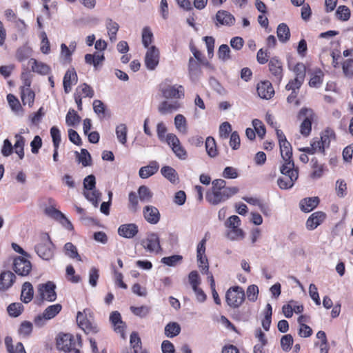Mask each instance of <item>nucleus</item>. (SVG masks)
<instances>
[{
  "label": "nucleus",
  "instance_id": "f704fd0d",
  "mask_svg": "<svg viewBox=\"0 0 353 353\" xmlns=\"http://www.w3.org/2000/svg\"><path fill=\"white\" fill-rule=\"evenodd\" d=\"M276 34L279 40L281 43H286L290 40V31L289 27L286 23H281L278 26Z\"/></svg>",
  "mask_w": 353,
  "mask_h": 353
},
{
  "label": "nucleus",
  "instance_id": "dca6fc26",
  "mask_svg": "<svg viewBox=\"0 0 353 353\" xmlns=\"http://www.w3.org/2000/svg\"><path fill=\"white\" fill-rule=\"evenodd\" d=\"M143 215L145 221L152 225L158 223L161 214L159 210L153 205H146L143 208Z\"/></svg>",
  "mask_w": 353,
  "mask_h": 353
},
{
  "label": "nucleus",
  "instance_id": "a19ab883",
  "mask_svg": "<svg viewBox=\"0 0 353 353\" xmlns=\"http://www.w3.org/2000/svg\"><path fill=\"white\" fill-rule=\"evenodd\" d=\"M139 200L143 203H149L152 201V192L145 185H141L138 189Z\"/></svg>",
  "mask_w": 353,
  "mask_h": 353
},
{
  "label": "nucleus",
  "instance_id": "f3484780",
  "mask_svg": "<svg viewBox=\"0 0 353 353\" xmlns=\"http://www.w3.org/2000/svg\"><path fill=\"white\" fill-rule=\"evenodd\" d=\"M117 232L123 238L132 239L137 235L139 228L136 223H125L118 228Z\"/></svg>",
  "mask_w": 353,
  "mask_h": 353
},
{
  "label": "nucleus",
  "instance_id": "c756f323",
  "mask_svg": "<svg viewBox=\"0 0 353 353\" xmlns=\"http://www.w3.org/2000/svg\"><path fill=\"white\" fill-rule=\"evenodd\" d=\"M110 321L114 327V330L123 334L124 332V322L121 319V314L117 311H114L110 314Z\"/></svg>",
  "mask_w": 353,
  "mask_h": 353
},
{
  "label": "nucleus",
  "instance_id": "de8ad7c7",
  "mask_svg": "<svg viewBox=\"0 0 353 353\" xmlns=\"http://www.w3.org/2000/svg\"><path fill=\"white\" fill-rule=\"evenodd\" d=\"M61 305L57 303L47 307L43 314L46 316V319L50 320L55 317L61 312Z\"/></svg>",
  "mask_w": 353,
  "mask_h": 353
},
{
  "label": "nucleus",
  "instance_id": "ddd939ff",
  "mask_svg": "<svg viewBox=\"0 0 353 353\" xmlns=\"http://www.w3.org/2000/svg\"><path fill=\"white\" fill-rule=\"evenodd\" d=\"M159 62V49L152 46L148 48L145 56V65L148 70H154Z\"/></svg>",
  "mask_w": 353,
  "mask_h": 353
},
{
  "label": "nucleus",
  "instance_id": "6e6552de",
  "mask_svg": "<svg viewBox=\"0 0 353 353\" xmlns=\"http://www.w3.org/2000/svg\"><path fill=\"white\" fill-rule=\"evenodd\" d=\"M167 144L171 148L174 154L180 159L185 160L188 157L185 149L181 145L177 136L173 133L168 134Z\"/></svg>",
  "mask_w": 353,
  "mask_h": 353
},
{
  "label": "nucleus",
  "instance_id": "f8f14e48",
  "mask_svg": "<svg viewBox=\"0 0 353 353\" xmlns=\"http://www.w3.org/2000/svg\"><path fill=\"white\" fill-rule=\"evenodd\" d=\"M46 214L50 217L59 221L63 227L68 230H72L74 229L72 223L67 219V217L59 210L53 207L46 208L45 210Z\"/></svg>",
  "mask_w": 353,
  "mask_h": 353
},
{
  "label": "nucleus",
  "instance_id": "4d7b16f0",
  "mask_svg": "<svg viewBox=\"0 0 353 353\" xmlns=\"http://www.w3.org/2000/svg\"><path fill=\"white\" fill-rule=\"evenodd\" d=\"M153 33L149 27H144L142 30V43L143 46L148 49L150 44L153 41Z\"/></svg>",
  "mask_w": 353,
  "mask_h": 353
},
{
  "label": "nucleus",
  "instance_id": "37998d69",
  "mask_svg": "<svg viewBox=\"0 0 353 353\" xmlns=\"http://www.w3.org/2000/svg\"><path fill=\"white\" fill-rule=\"evenodd\" d=\"M324 74L320 69L316 70L310 78L309 85L310 87L319 88L323 83Z\"/></svg>",
  "mask_w": 353,
  "mask_h": 353
},
{
  "label": "nucleus",
  "instance_id": "2eb2a0df",
  "mask_svg": "<svg viewBox=\"0 0 353 353\" xmlns=\"http://www.w3.org/2000/svg\"><path fill=\"white\" fill-rule=\"evenodd\" d=\"M13 269L18 275L27 276L32 269V265L28 259L18 256L14 261Z\"/></svg>",
  "mask_w": 353,
  "mask_h": 353
},
{
  "label": "nucleus",
  "instance_id": "6ab92c4d",
  "mask_svg": "<svg viewBox=\"0 0 353 353\" xmlns=\"http://www.w3.org/2000/svg\"><path fill=\"white\" fill-rule=\"evenodd\" d=\"M256 90L259 96L265 99H270L274 94V90L269 81H263L258 83Z\"/></svg>",
  "mask_w": 353,
  "mask_h": 353
},
{
  "label": "nucleus",
  "instance_id": "7ed1b4c3",
  "mask_svg": "<svg viewBox=\"0 0 353 353\" xmlns=\"http://www.w3.org/2000/svg\"><path fill=\"white\" fill-rule=\"evenodd\" d=\"M39 238L40 241L34 247L35 252L42 259L49 261L54 256V245L47 233L41 234Z\"/></svg>",
  "mask_w": 353,
  "mask_h": 353
},
{
  "label": "nucleus",
  "instance_id": "cd10ccee",
  "mask_svg": "<svg viewBox=\"0 0 353 353\" xmlns=\"http://www.w3.org/2000/svg\"><path fill=\"white\" fill-rule=\"evenodd\" d=\"M319 203V199L317 196L308 197L302 199L300 201V208L303 212H310L314 209Z\"/></svg>",
  "mask_w": 353,
  "mask_h": 353
},
{
  "label": "nucleus",
  "instance_id": "20e7f679",
  "mask_svg": "<svg viewBox=\"0 0 353 353\" xmlns=\"http://www.w3.org/2000/svg\"><path fill=\"white\" fill-rule=\"evenodd\" d=\"M241 219L236 215L230 216L225 223V227L228 229L226 233L227 237L231 241H240L245 236L244 232L239 228Z\"/></svg>",
  "mask_w": 353,
  "mask_h": 353
},
{
  "label": "nucleus",
  "instance_id": "58836bf2",
  "mask_svg": "<svg viewBox=\"0 0 353 353\" xmlns=\"http://www.w3.org/2000/svg\"><path fill=\"white\" fill-rule=\"evenodd\" d=\"M178 108L179 104L176 102L169 103L165 101L160 103L158 110L161 114H165L176 111Z\"/></svg>",
  "mask_w": 353,
  "mask_h": 353
},
{
  "label": "nucleus",
  "instance_id": "680f3d73",
  "mask_svg": "<svg viewBox=\"0 0 353 353\" xmlns=\"http://www.w3.org/2000/svg\"><path fill=\"white\" fill-rule=\"evenodd\" d=\"M336 15L339 19L346 21L350 18V10L346 6H340L336 10Z\"/></svg>",
  "mask_w": 353,
  "mask_h": 353
},
{
  "label": "nucleus",
  "instance_id": "5fc2aeb1",
  "mask_svg": "<svg viewBox=\"0 0 353 353\" xmlns=\"http://www.w3.org/2000/svg\"><path fill=\"white\" fill-rule=\"evenodd\" d=\"M23 310V305L21 303H12L7 307V311L10 316L17 317Z\"/></svg>",
  "mask_w": 353,
  "mask_h": 353
},
{
  "label": "nucleus",
  "instance_id": "a18cd8bd",
  "mask_svg": "<svg viewBox=\"0 0 353 353\" xmlns=\"http://www.w3.org/2000/svg\"><path fill=\"white\" fill-rule=\"evenodd\" d=\"M292 178H288L286 176H281L277 179V184L279 187L282 190H288L292 188L296 179H295L294 174L292 176Z\"/></svg>",
  "mask_w": 353,
  "mask_h": 353
},
{
  "label": "nucleus",
  "instance_id": "ea45409f",
  "mask_svg": "<svg viewBox=\"0 0 353 353\" xmlns=\"http://www.w3.org/2000/svg\"><path fill=\"white\" fill-rule=\"evenodd\" d=\"M77 160L79 163H81L83 166L87 167L91 165L92 157L89 152L86 149H81V153L75 152Z\"/></svg>",
  "mask_w": 353,
  "mask_h": 353
},
{
  "label": "nucleus",
  "instance_id": "39448f33",
  "mask_svg": "<svg viewBox=\"0 0 353 353\" xmlns=\"http://www.w3.org/2000/svg\"><path fill=\"white\" fill-rule=\"evenodd\" d=\"M228 305L232 308H238L245 300V292L240 286L230 288L225 294Z\"/></svg>",
  "mask_w": 353,
  "mask_h": 353
},
{
  "label": "nucleus",
  "instance_id": "72a5a7b5",
  "mask_svg": "<svg viewBox=\"0 0 353 353\" xmlns=\"http://www.w3.org/2000/svg\"><path fill=\"white\" fill-rule=\"evenodd\" d=\"M33 287L29 282H26L22 286L21 299L25 303L30 302L33 298Z\"/></svg>",
  "mask_w": 353,
  "mask_h": 353
},
{
  "label": "nucleus",
  "instance_id": "0eeeda50",
  "mask_svg": "<svg viewBox=\"0 0 353 353\" xmlns=\"http://www.w3.org/2000/svg\"><path fill=\"white\" fill-rule=\"evenodd\" d=\"M170 83L169 79H165V82L160 85V90L163 97L166 99H181L184 97V88L181 85H170L167 83Z\"/></svg>",
  "mask_w": 353,
  "mask_h": 353
},
{
  "label": "nucleus",
  "instance_id": "0e129e2a",
  "mask_svg": "<svg viewBox=\"0 0 353 353\" xmlns=\"http://www.w3.org/2000/svg\"><path fill=\"white\" fill-rule=\"evenodd\" d=\"M252 125L255 132L260 138L263 139L266 133V130L262 121L257 119H253Z\"/></svg>",
  "mask_w": 353,
  "mask_h": 353
},
{
  "label": "nucleus",
  "instance_id": "603ef678",
  "mask_svg": "<svg viewBox=\"0 0 353 353\" xmlns=\"http://www.w3.org/2000/svg\"><path fill=\"white\" fill-rule=\"evenodd\" d=\"M81 121L80 116L73 109L68 111L65 117V122L68 126H74Z\"/></svg>",
  "mask_w": 353,
  "mask_h": 353
},
{
  "label": "nucleus",
  "instance_id": "9b49d317",
  "mask_svg": "<svg viewBox=\"0 0 353 353\" xmlns=\"http://www.w3.org/2000/svg\"><path fill=\"white\" fill-rule=\"evenodd\" d=\"M55 289L56 285L52 281H48L44 284H40L38 291L42 299L53 302L57 299Z\"/></svg>",
  "mask_w": 353,
  "mask_h": 353
},
{
  "label": "nucleus",
  "instance_id": "6e6d98bb",
  "mask_svg": "<svg viewBox=\"0 0 353 353\" xmlns=\"http://www.w3.org/2000/svg\"><path fill=\"white\" fill-rule=\"evenodd\" d=\"M139 196L134 192H130L128 194V208L130 211L136 212L139 209Z\"/></svg>",
  "mask_w": 353,
  "mask_h": 353
},
{
  "label": "nucleus",
  "instance_id": "1a4fd4ad",
  "mask_svg": "<svg viewBox=\"0 0 353 353\" xmlns=\"http://www.w3.org/2000/svg\"><path fill=\"white\" fill-rule=\"evenodd\" d=\"M90 314V312L89 310H84L83 312H78L77 315V322L79 326L85 332V333H97L99 332V329L97 326L92 325V323L89 321L87 317V315Z\"/></svg>",
  "mask_w": 353,
  "mask_h": 353
},
{
  "label": "nucleus",
  "instance_id": "bb28decb",
  "mask_svg": "<svg viewBox=\"0 0 353 353\" xmlns=\"http://www.w3.org/2000/svg\"><path fill=\"white\" fill-rule=\"evenodd\" d=\"M29 64L31 65L32 71L41 75H46L50 73V67L45 63L38 61L35 59H30Z\"/></svg>",
  "mask_w": 353,
  "mask_h": 353
},
{
  "label": "nucleus",
  "instance_id": "4be33fe9",
  "mask_svg": "<svg viewBox=\"0 0 353 353\" xmlns=\"http://www.w3.org/2000/svg\"><path fill=\"white\" fill-rule=\"evenodd\" d=\"M77 80V74L74 68L69 69L66 71L63 79V89L66 94L71 91L72 85L76 84Z\"/></svg>",
  "mask_w": 353,
  "mask_h": 353
},
{
  "label": "nucleus",
  "instance_id": "338daca9",
  "mask_svg": "<svg viewBox=\"0 0 353 353\" xmlns=\"http://www.w3.org/2000/svg\"><path fill=\"white\" fill-rule=\"evenodd\" d=\"M130 343L134 353H138V352L141 349V341L138 334L135 332H132L131 334Z\"/></svg>",
  "mask_w": 353,
  "mask_h": 353
},
{
  "label": "nucleus",
  "instance_id": "e2e57ef3",
  "mask_svg": "<svg viewBox=\"0 0 353 353\" xmlns=\"http://www.w3.org/2000/svg\"><path fill=\"white\" fill-rule=\"evenodd\" d=\"M230 52L231 50L229 46L226 44H222L219 48V58L223 61H226L231 59Z\"/></svg>",
  "mask_w": 353,
  "mask_h": 353
},
{
  "label": "nucleus",
  "instance_id": "774afa93",
  "mask_svg": "<svg viewBox=\"0 0 353 353\" xmlns=\"http://www.w3.org/2000/svg\"><path fill=\"white\" fill-rule=\"evenodd\" d=\"M293 345V337L291 334H286L281 339V346L285 352H289Z\"/></svg>",
  "mask_w": 353,
  "mask_h": 353
},
{
  "label": "nucleus",
  "instance_id": "4c0bfd02",
  "mask_svg": "<svg viewBox=\"0 0 353 353\" xmlns=\"http://www.w3.org/2000/svg\"><path fill=\"white\" fill-rule=\"evenodd\" d=\"M93 110L100 120H103L107 117V110L105 104L99 99L93 101Z\"/></svg>",
  "mask_w": 353,
  "mask_h": 353
},
{
  "label": "nucleus",
  "instance_id": "c03bdc74",
  "mask_svg": "<svg viewBox=\"0 0 353 353\" xmlns=\"http://www.w3.org/2000/svg\"><path fill=\"white\" fill-rule=\"evenodd\" d=\"M128 129L125 124L121 123L116 128V135L118 141L125 145L127 142Z\"/></svg>",
  "mask_w": 353,
  "mask_h": 353
},
{
  "label": "nucleus",
  "instance_id": "f257e3e1",
  "mask_svg": "<svg viewBox=\"0 0 353 353\" xmlns=\"http://www.w3.org/2000/svg\"><path fill=\"white\" fill-rule=\"evenodd\" d=\"M239 191L237 187H227L226 181L223 179H214L212 182V188L206 192L205 199L211 205H217L226 201Z\"/></svg>",
  "mask_w": 353,
  "mask_h": 353
},
{
  "label": "nucleus",
  "instance_id": "a878e982",
  "mask_svg": "<svg viewBox=\"0 0 353 353\" xmlns=\"http://www.w3.org/2000/svg\"><path fill=\"white\" fill-rule=\"evenodd\" d=\"M159 168V165L156 161H150L148 165L140 168L139 175L141 179H148L154 174Z\"/></svg>",
  "mask_w": 353,
  "mask_h": 353
},
{
  "label": "nucleus",
  "instance_id": "864d4df0",
  "mask_svg": "<svg viewBox=\"0 0 353 353\" xmlns=\"http://www.w3.org/2000/svg\"><path fill=\"white\" fill-rule=\"evenodd\" d=\"M174 125L176 130L181 132H187V121L182 114H176L174 117Z\"/></svg>",
  "mask_w": 353,
  "mask_h": 353
},
{
  "label": "nucleus",
  "instance_id": "f03ea898",
  "mask_svg": "<svg viewBox=\"0 0 353 353\" xmlns=\"http://www.w3.org/2000/svg\"><path fill=\"white\" fill-rule=\"evenodd\" d=\"M57 346L59 350L65 352L74 351V353H81L79 349L77 348V346H82L81 336L77 334L76 341L71 334H59L57 339Z\"/></svg>",
  "mask_w": 353,
  "mask_h": 353
},
{
  "label": "nucleus",
  "instance_id": "5701e85b",
  "mask_svg": "<svg viewBox=\"0 0 353 353\" xmlns=\"http://www.w3.org/2000/svg\"><path fill=\"white\" fill-rule=\"evenodd\" d=\"M281 173L288 178H292L294 174L295 179H298L299 170L295 168L294 161H283V163L280 167Z\"/></svg>",
  "mask_w": 353,
  "mask_h": 353
},
{
  "label": "nucleus",
  "instance_id": "393cba45",
  "mask_svg": "<svg viewBox=\"0 0 353 353\" xmlns=\"http://www.w3.org/2000/svg\"><path fill=\"white\" fill-rule=\"evenodd\" d=\"M16 276L10 271L3 272L0 274V290L4 291L12 285Z\"/></svg>",
  "mask_w": 353,
  "mask_h": 353
},
{
  "label": "nucleus",
  "instance_id": "7c9ffc66",
  "mask_svg": "<svg viewBox=\"0 0 353 353\" xmlns=\"http://www.w3.org/2000/svg\"><path fill=\"white\" fill-rule=\"evenodd\" d=\"M161 173L165 179L173 184L177 183L179 181L178 173L170 166H163L161 169Z\"/></svg>",
  "mask_w": 353,
  "mask_h": 353
},
{
  "label": "nucleus",
  "instance_id": "aec40b11",
  "mask_svg": "<svg viewBox=\"0 0 353 353\" xmlns=\"http://www.w3.org/2000/svg\"><path fill=\"white\" fill-rule=\"evenodd\" d=\"M188 70L190 81L194 83L196 82L201 74V68L200 63L193 57L189 59Z\"/></svg>",
  "mask_w": 353,
  "mask_h": 353
},
{
  "label": "nucleus",
  "instance_id": "69168bd1",
  "mask_svg": "<svg viewBox=\"0 0 353 353\" xmlns=\"http://www.w3.org/2000/svg\"><path fill=\"white\" fill-rule=\"evenodd\" d=\"M343 72L345 76L350 79H353V59H347L342 65Z\"/></svg>",
  "mask_w": 353,
  "mask_h": 353
},
{
  "label": "nucleus",
  "instance_id": "2f4dec72",
  "mask_svg": "<svg viewBox=\"0 0 353 353\" xmlns=\"http://www.w3.org/2000/svg\"><path fill=\"white\" fill-rule=\"evenodd\" d=\"M105 27L108 30L110 40L112 42H114L117 40V34L119 29V24L112 19L107 18L105 19Z\"/></svg>",
  "mask_w": 353,
  "mask_h": 353
},
{
  "label": "nucleus",
  "instance_id": "4468645a",
  "mask_svg": "<svg viewBox=\"0 0 353 353\" xmlns=\"http://www.w3.org/2000/svg\"><path fill=\"white\" fill-rule=\"evenodd\" d=\"M141 245L149 252L158 253L161 250L159 237L154 232L148 234L146 239L142 241Z\"/></svg>",
  "mask_w": 353,
  "mask_h": 353
},
{
  "label": "nucleus",
  "instance_id": "e433bc0d",
  "mask_svg": "<svg viewBox=\"0 0 353 353\" xmlns=\"http://www.w3.org/2000/svg\"><path fill=\"white\" fill-rule=\"evenodd\" d=\"M84 191L83 195L95 208H97L101 199V193L97 189Z\"/></svg>",
  "mask_w": 353,
  "mask_h": 353
},
{
  "label": "nucleus",
  "instance_id": "c85d7f7f",
  "mask_svg": "<svg viewBox=\"0 0 353 353\" xmlns=\"http://www.w3.org/2000/svg\"><path fill=\"white\" fill-rule=\"evenodd\" d=\"M312 172L310 173V177L312 179H319L323 175L325 171V165L323 164L319 163V161L316 157L311 159L310 161Z\"/></svg>",
  "mask_w": 353,
  "mask_h": 353
},
{
  "label": "nucleus",
  "instance_id": "b1692460",
  "mask_svg": "<svg viewBox=\"0 0 353 353\" xmlns=\"http://www.w3.org/2000/svg\"><path fill=\"white\" fill-rule=\"evenodd\" d=\"M325 219V214L318 211L312 213L306 221V228L310 230L316 229Z\"/></svg>",
  "mask_w": 353,
  "mask_h": 353
},
{
  "label": "nucleus",
  "instance_id": "3c124183",
  "mask_svg": "<svg viewBox=\"0 0 353 353\" xmlns=\"http://www.w3.org/2000/svg\"><path fill=\"white\" fill-rule=\"evenodd\" d=\"M183 260V256L179 254H174L170 256L163 257L161 262L168 266L174 267L177 264L181 263Z\"/></svg>",
  "mask_w": 353,
  "mask_h": 353
},
{
  "label": "nucleus",
  "instance_id": "49530a36",
  "mask_svg": "<svg viewBox=\"0 0 353 353\" xmlns=\"http://www.w3.org/2000/svg\"><path fill=\"white\" fill-rule=\"evenodd\" d=\"M65 254L71 258L76 259L78 261H81V256H79L77 247L70 242H68L64 245Z\"/></svg>",
  "mask_w": 353,
  "mask_h": 353
},
{
  "label": "nucleus",
  "instance_id": "052dcab7",
  "mask_svg": "<svg viewBox=\"0 0 353 353\" xmlns=\"http://www.w3.org/2000/svg\"><path fill=\"white\" fill-rule=\"evenodd\" d=\"M167 132V127L165 124L163 122H159L157 125V134L158 139L161 142H165L167 143L168 141V134L165 135Z\"/></svg>",
  "mask_w": 353,
  "mask_h": 353
},
{
  "label": "nucleus",
  "instance_id": "473e14b6",
  "mask_svg": "<svg viewBox=\"0 0 353 353\" xmlns=\"http://www.w3.org/2000/svg\"><path fill=\"white\" fill-rule=\"evenodd\" d=\"M5 344L8 353H26L22 343L18 342L15 347L12 345V339L10 336L5 338Z\"/></svg>",
  "mask_w": 353,
  "mask_h": 353
},
{
  "label": "nucleus",
  "instance_id": "a211bd4d",
  "mask_svg": "<svg viewBox=\"0 0 353 353\" xmlns=\"http://www.w3.org/2000/svg\"><path fill=\"white\" fill-rule=\"evenodd\" d=\"M216 26H233L235 23L234 16L226 10H219L215 16Z\"/></svg>",
  "mask_w": 353,
  "mask_h": 353
},
{
  "label": "nucleus",
  "instance_id": "9d476101",
  "mask_svg": "<svg viewBox=\"0 0 353 353\" xmlns=\"http://www.w3.org/2000/svg\"><path fill=\"white\" fill-rule=\"evenodd\" d=\"M268 66L272 74V81L279 84L283 76L281 61L276 57H272L269 61Z\"/></svg>",
  "mask_w": 353,
  "mask_h": 353
},
{
  "label": "nucleus",
  "instance_id": "79ce46f5",
  "mask_svg": "<svg viewBox=\"0 0 353 353\" xmlns=\"http://www.w3.org/2000/svg\"><path fill=\"white\" fill-rule=\"evenodd\" d=\"M181 332L179 324L175 322L168 323L165 327V334L169 338L177 336Z\"/></svg>",
  "mask_w": 353,
  "mask_h": 353
},
{
  "label": "nucleus",
  "instance_id": "423d86ee",
  "mask_svg": "<svg viewBox=\"0 0 353 353\" xmlns=\"http://www.w3.org/2000/svg\"><path fill=\"white\" fill-rule=\"evenodd\" d=\"M314 113L312 109L303 108L298 114V119H303L300 126V132L304 137L310 135L312 130V123L314 121Z\"/></svg>",
  "mask_w": 353,
  "mask_h": 353
},
{
  "label": "nucleus",
  "instance_id": "c9c22d12",
  "mask_svg": "<svg viewBox=\"0 0 353 353\" xmlns=\"http://www.w3.org/2000/svg\"><path fill=\"white\" fill-rule=\"evenodd\" d=\"M281 155L283 161H293L292 148L288 140L279 143Z\"/></svg>",
  "mask_w": 353,
  "mask_h": 353
},
{
  "label": "nucleus",
  "instance_id": "bf43d9fd",
  "mask_svg": "<svg viewBox=\"0 0 353 353\" xmlns=\"http://www.w3.org/2000/svg\"><path fill=\"white\" fill-rule=\"evenodd\" d=\"M33 329V325L31 322L24 321L21 322L18 330V332L20 335L23 336H29Z\"/></svg>",
  "mask_w": 353,
  "mask_h": 353
},
{
  "label": "nucleus",
  "instance_id": "8fccbe9b",
  "mask_svg": "<svg viewBox=\"0 0 353 353\" xmlns=\"http://www.w3.org/2000/svg\"><path fill=\"white\" fill-rule=\"evenodd\" d=\"M205 149H206L207 154L210 157H215L217 156L218 152H217L216 145L215 140L213 137H207V139L205 140Z\"/></svg>",
  "mask_w": 353,
  "mask_h": 353
},
{
  "label": "nucleus",
  "instance_id": "13d9d810",
  "mask_svg": "<svg viewBox=\"0 0 353 353\" xmlns=\"http://www.w3.org/2000/svg\"><path fill=\"white\" fill-rule=\"evenodd\" d=\"M150 307L147 305H142L140 307L131 306L130 311L136 316L141 318L147 316L150 312Z\"/></svg>",
  "mask_w": 353,
  "mask_h": 353
},
{
  "label": "nucleus",
  "instance_id": "09e8293b",
  "mask_svg": "<svg viewBox=\"0 0 353 353\" xmlns=\"http://www.w3.org/2000/svg\"><path fill=\"white\" fill-rule=\"evenodd\" d=\"M334 139L335 132L334 130L330 128H327L321 133L320 140L322 141L325 148H327L330 146L331 140Z\"/></svg>",
  "mask_w": 353,
  "mask_h": 353
},
{
  "label": "nucleus",
  "instance_id": "412c9836",
  "mask_svg": "<svg viewBox=\"0 0 353 353\" xmlns=\"http://www.w3.org/2000/svg\"><path fill=\"white\" fill-rule=\"evenodd\" d=\"M30 81L26 80L25 82L26 88L23 87L21 92V97L23 104L24 105L28 104L29 107H32L33 105L35 97L34 92L30 88Z\"/></svg>",
  "mask_w": 353,
  "mask_h": 353
}]
</instances>
